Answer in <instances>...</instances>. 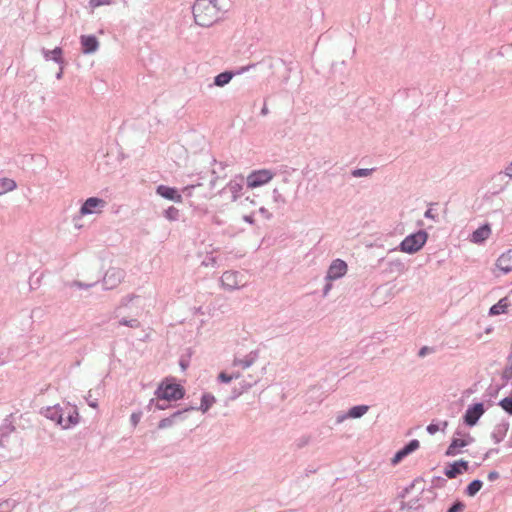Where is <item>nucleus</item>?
<instances>
[{"label":"nucleus","instance_id":"1","mask_svg":"<svg viewBox=\"0 0 512 512\" xmlns=\"http://www.w3.org/2000/svg\"><path fill=\"white\" fill-rule=\"evenodd\" d=\"M192 13L195 23L201 27H210L221 17L217 0H196Z\"/></svg>","mask_w":512,"mask_h":512},{"label":"nucleus","instance_id":"2","mask_svg":"<svg viewBox=\"0 0 512 512\" xmlns=\"http://www.w3.org/2000/svg\"><path fill=\"white\" fill-rule=\"evenodd\" d=\"M154 395L157 397L156 409L165 410L170 405H162V401L171 402L183 399L185 388L181 384L176 383L175 378L167 377L158 385Z\"/></svg>","mask_w":512,"mask_h":512},{"label":"nucleus","instance_id":"3","mask_svg":"<svg viewBox=\"0 0 512 512\" xmlns=\"http://www.w3.org/2000/svg\"><path fill=\"white\" fill-rule=\"evenodd\" d=\"M428 240V233L420 229L406 236L399 244L398 249L407 254H414L421 250Z\"/></svg>","mask_w":512,"mask_h":512},{"label":"nucleus","instance_id":"4","mask_svg":"<svg viewBox=\"0 0 512 512\" xmlns=\"http://www.w3.org/2000/svg\"><path fill=\"white\" fill-rule=\"evenodd\" d=\"M196 410V406H188L183 409H178L174 411L170 416L161 419L158 422V429H166L172 427L173 425L182 422L186 419L187 413Z\"/></svg>","mask_w":512,"mask_h":512},{"label":"nucleus","instance_id":"5","mask_svg":"<svg viewBox=\"0 0 512 512\" xmlns=\"http://www.w3.org/2000/svg\"><path fill=\"white\" fill-rule=\"evenodd\" d=\"M485 411L486 409L482 402H476L469 405L462 417L464 424L468 427L475 426Z\"/></svg>","mask_w":512,"mask_h":512},{"label":"nucleus","instance_id":"6","mask_svg":"<svg viewBox=\"0 0 512 512\" xmlns=\"http://www.w3.org/2000/svg\"><path fill=\"white\" fill-rule=\"evenodd\" d=\"M125 271L121 268H109L102 280L104 290H111L116 288L125 278Z\"/></svg>","mask_w":512,"mask_h":512},{"label":"nucleus","instance_id":"7","mask_svg":"<svg viewBox=\"0 0 512 512\" xmlns=\"http://www.w3.org/2000/svg\"><path fill=\"white\" fill-rule=\"evenodd\" d=\"M274 177V173L269 169H260L252 171L247 176V187L256 188L268 183Z\"/></svg>","mask_w":512,"mask_h":512},{"label":"nucleus","instance_id":"8","mask_svg":"<svg viewBox=\"0 0 512 512\" xmlns=\"http://www.w3.org/2000/svg\"><path fill=\"white\" fill-rule=\"evenodd\" d=\"M257 64H249L247 66L240 67L239 69L232 71L226 70L214 77L213 85L218 87H224L227 85L234 76L243 74L244 72L249 71L250 69L256 67Z\"/></svg>","mask_w":512,"mask_h":512},{"label":"nucleus","instance_id":"9","mask_svg":"<svg viewBox=\"0 0 512 512\" xmlns=\"http://www.w3.org/2000/svg\"><path fill=\"white\" fill-rule=\"evenodd\" d=\"M347 270H348V265L344 260H342L340 258L334 259L328 267V270H327V273L325 276V280L326 281L338 280V279L342 278L343 276H345V274L347 273Z\"/></svg>","mask_w":512,"mask_h":512},{"label":"nucleus","instance_id":"10","mask_svg":"<svg viewBox=\"0 0 512 512\" xmlns=\"http://www.w3.org/2000/svg\"><path fill=\"white\" fill-rule=\"evenodd\" d=\"M469 470V462L464 459H459L448 463L444 468V475L449 479H455L457 476Z\"/></svg>","mask_w":512,"mask_h":512},{"label":"nucleus","instance_id":"11","mask_svg":"<svg viewBox=\"0 0 512 512\" xmlns=\"http://www.w3.org/2000/svg\"><path fill=\"white\" fill-rule=\"evenodd\" d=\"M40 414L45 418L54 421L56 424L62 427L64 422L65 410L59 404L41 408Z\"/></svg>","mask_w":512,"mask_h":512},{"label":"nucleus","instance_id":"12","mask_svg":"<svg viewBox=\"0 0 512 512\" xmlns=\"http://www.w3.org/2000/svg\"><path fill=\"white\" fill-rule=\"evenodd\" d=\"M420 447V442L417 439H412L399 449L391 459L392 465L399 464L404 458L411 453L415 452Z\"/></svg>","mask_w":512,"mask_h":512},{"label":"nucleus","instance_id":"13","mask_svg":"<svg viewBox=\"0 0 512 512\" xmlns=\"http://www.w3.org/2000/svg\"><path fill=\"white\" fill-rule=\"evenodd\" d=\"M157 195L161 196L166 200H170L176 203L182 202V195L179 193L178 189L175 187H170L167 185H158L156 187Z\"/></svg>","mask_w":512,"mask_h":512},{"label":"nucleus","instance_id":"14","mask_svg":"<svg viewBox=\"0 0 512 512\" xmlns=\"http://www.w3.org/2000/svg\"><path fill=\"white\" fill-rule=\"evenodd\" d=\"M106 201L99 197H89L85 200L80 208L81 215H89L96 212L97 208H103Z\"/></svg>","mask_w":512,"mask_h":512},{"label":"nucleus","instance_id":"15","mask_svg":"<svg viewBox=\"0 0 512 512\" xmlns=\"http://www.w3.org/2000/svg\"><path fill=\"white\" fill-rule=\"evenodd\" d=\"M80 44L83 54H93L99 48V41L95 35H82L80 37Z\"/></svg>","mask_w":512,"mask_h":512},{"label":"nucleus","instance_id":"16","mask_svg":"<svg viewBox=\"0 0 512 512\" xmlns=\"http://www.w3.org/2000/svg\"><path fill=\"white\" fill-rule=\"evenodd\" d=\"M41 53L46 61H53L59 66L66 65V61L63 57V49L61 47H55L53 50L42 48Z\"/></svg>","mask_w":512,"mask_h":512},{"label":"nucleus","instance_id":"17","mask_svg":"<svg viewBox=\"0 0 512 512\" xmlns=\"http://www.w3.org/2000/svg\"><path fill=\"white\" fill-rule=\"evenodd\" d=\"M495 266L503 273L508 274L512 271V249L502 253L496 260Z\"/></svg>","mask_w":512,"mask_h":512},{"label":"nucleus","instance_id":"18","mask_svg":"<svg viewBox=\"0 0 512 512\" xmlns=\"http://www.w3.org/2000/svg\"><path fill=\"white\" fill-rule=\"evenodd\" d=\"M64 410L66 411L67 416L66 419H64L62 428L69 429L77 425L80 421V416L77 407L67 404Z\"/></svg>","mask_w":512,"mask_h":512},{"label":"nucleus","instance_id":"19","mask_svg":"<svg viewBox=\"0 0 512 512\" xmlns=\"http://www.w3.org/2000/svg\"><path fill=\"white\" fill-rule=\"evenodd\" d=\"M369 410L368 405H355L351 407L346 414L338 415L336 422L341 423L346 418H361Z\"/></svg>","mask_w":512,"mask_h":512},{"label":"nucleus","instance_id":"20","mask_svg":"<svg viewBox=\"0 0 512 512\" xmlns=\"http://www.w3.org/2000/svg\"><path fill=\"white\" fill-rule=\"evenodd\" d=\"M13 414L8 415L3 423L0 425V446H5V441L10 436L12 432L15 431V426L13 425L12 420Z\"/></svg>","mask_w":512,"mask_h":512},{"label":"nucleus","instance_id":"21","mask_svg":"<svg viewBox=\"0 0 512 512\" xmlns=\"http://www.w3.org/2000/svg\"><path fill=\"white\" fill-rule=\"evenodd\" d=\"M491 234V227L488 223H485L478 227L475 231L472 232L470 240L473 243L481 244L486 239L489 238Z\"/></svg>","mask_w":512,"mask_h":512},{"label":"nucleus","instance_id":"22","mask_svg":"<svg viewBox=\"0 0 512 512\" xmlns=\"http://www.w3.org/2000/svg\"><path fill=\"white\" fill-rule=\"evenodd\" d=\"M407 270L406 264L401 259H392L386 262L383 270L385 274H402Z\"/></svg>","mask_w":512,"mask_h":512},{"label":"nucleus","instance_id":"23","mask_svg":"<svg viewBox=\"0 0 512 512\" xmlns=\"http://www.w3.org/2000/svg\"><path fill=\"white\" fill-rule=\"evenodd\" d=\"M508 430H509V422L508 421H502L501 423L497 424L491 433V438L493 439L494 443H496V444L500 443L505 438Z\"/></svg>","mask_w":512,"mask_h":512},{"label":"nucleus","instance_id":"24","mask_svg":"<svg viewBox=\"0 0 512 512\" xmlns=\"http://www.w3.org/2000/svg\"><path fill=\"white\" fill-rule=\"evenodd\" d=\"M259 357V351L253 350L249 354H247L243 359H237L235 358L233 361L234 366H242L243 369L249 368L252 366L255 361Z\"/></svg>","mask_w":512,"mask_h":512},{"label":"nucleus","instance_id":"25","mask_svg":"<svg viewBox=\"0 0 512 512\" xmlns=\"http://www.w3.org/2000/svg\"><path fill=\"white\" fill-rule=\"evenodd\" d=\"M464 447H466V442L462 438L453 437L445 451V455L448 457L456 456L460 453V449Z\"/></svg>","mask_w":512,"mask_h":512},{"label":"nucleus","instance_id":"26","mask_svg":"<svg viewBox=\"0 0 512 512\" xmlns=\"http://www.w3.org/2000/svg\"><path fill=\"white\" fill-rule=\"evenodd\" d=\"M222 286L230 291L238 288L236 280V273L231 271H225L221 276Z\"/></svg>","mask_w":512,"mask_h":512},{"label":"nucleus","instance_id":"27","mask_svg":"<svg viewBox=\"0 0 512 512\" xmlns=\"http://www.w3.org/2000/svg\"><path fill=\"white\" fill-rule=\"evenodd\" d=\"M510 302L507 297L501 298L496 304L489 309L490 316H496L507 312Z\"/></svg>","mask_w":512,"mask_h":512},{"label":"nucleus","instance_id":"28","mask_svg":"<svg viewBox=\"0 0 512 512\" xmlns=\"http://www.w3.org/2000/svg\"><path fill=\"white\" fill-rule=\"evenodd\" d=\"M215 402L216 398L213 394L203 393L201 396L200 406L196 407V410L206 413L215 404Z\"/></svg>","mask_w":512,"mask_h":512},{"label":"nucleus","instance_id":"29","mask_svg":"<svg viewBox=\"0 0 512 512\" xmlns=\"http://www.w3.org/2000/svg\"><path fill=\"white\" fill-rule=\"evenodd\" d=\"M482 487L483 481L480 479H474L466 486L464 493L469 497H474Z\"/></svg>","mask_w":512,"mask_h":512},{"label":"nucleus","instance_id":"30","mask_svg":"<svg viewBox=\"0 0 512 512\" xmlns=\"http://www.w3.org/2000/svg\"><path fill=\"white\" fill-rule=\"evenodd\" d=\"M224 189H228L232 194V201L235 202L239 198V193L243 189V185L241 182L236 180H231Z\"/></svg>","mask_w":512,"mask_h":512},{"label":"nucleus","instance_id":"31","mask_svg":"<svg viewBox=\"0 0 512 512\" xmlns=\"http://www.w3.org/2000/svg\"><path fill=\"white\" fill-rule=\"evenodd\" d=\"M17 187L16 182L10 178H1L0 179V195H3L7 192L14 190Z\"/></svg>","mask_w":512,"mask_h":512},{"label":"nucleus","instance_id":"32","mask_svg":"<svg viewBox=\"0 0 512 512\" xmlns=\"http://www.w3.org/2000/svg\"><path fill=\"white\" fill-rule=\"evenodd\" d=\"M163 216L169 221H177L180 217V211L174 206H169L164 210Z\"/></svg>","mask_w":512,"mask_h":512},{"label":"nucleus","instance_id":"33","mask_svg":"<svg viewBox=\"0 0 512 512\" xmlns=\"http://www.w3.org/2000/svg\"><path fill=\"white\" fill-rule=\"evenodd\" d=\"M498 405L508 414L512 415V390L509 396L501 399Z\"/></svg>","mask_w":512,"mask_h":512},{"label":"nucleus","instance_id":"34","mask_svg":"<svg viewBox=\"0 0 512 512\" xmlns=\"http://www.w3.org/2000/svg\"><path fill=\"white\" fill-rule=\"evenodd\" d=\"M240 377V373L228 374L224 371L220 372L217 379L221 383H229L233 379H238Z\"/></svg>","mask_w":512,"mask_h":512},{"label":"nucleus","instance_id":"35","mask_svg":"<svg viewBox=\"0 0 512 512\" xmlns=\"http://www.w3.org/2000/svg\"><path fill=\"white\" fill-rule=\"evenodd\" d=\"M404 508H407V509H410V510L420 511L424 507H423V505L419 504V499L415 498V499H411L408 502H403L402 503V509H404Z\"/></svg>","mask_w":512,"mask_h":512},{"label":"nucleus","instance_id":"36","mask_svg":"<svg viewBox=\"0 0 512 512\" xmlns=\"http://www.w3.org/2000/svg\"><path fill=\"white\" fill-rule=\"evenodd\" d=\"M375 168H357L351 171V175L356 178L367 177L372 174Z\"/></svg>","mask_w":512,"mask_h":512},{"label":"nucleus","instance_id":"37","mask_svg":"<svg viewBox=\"0 0 512 512\" xmlns=\"http://www.w3.org/2000/svg\"><path fill=\"white\" fill-rule=\"evenodd\" d=\"M16 506V501L7 499L0 503V512H11Z\"/></svg>","mask_w":512,"mask_h":512},{"label":"nucleus","instance_id":"38","mask_svg":"<svg viewBox=\"0 0 512 512\" xmlns=\"http://www.w3.org/2000/svg\"><path fill=\"white\" fill-rule=\"evenodd\" d=\"M311 441L310 435H302L301 437L297 438L294 442V446L296 449H302L305 446H307Z\"/></svg>","mask_w":512,"mask_h":512},{"label":"nucleus","instance_id":"39","mask_svg":"<svg viewBox=\"0 0 512 512\" xmlns=\"http://www.w3.org/2000/svg\"><path fill=\"white\" fill-rule=\"evenodd\" d=\"M431 487L432 490H434L435 488H444L447 484V480L441 476H434L431 480Z\"/></svg>","mask_w":512,"mask_h":512},{"label":"nucleus","instance_id":"40","mask_svg":"<svg viewBox=\"0 0 512 512\" xmlns=\"http://www.w3.org/2000/svg\"><path fill=\"white\" fill-rule=\"evenodd\" d=\"M247 390H249V385H242L239 387H234L231 395L229 396V400L233 401V400L237 399L240 395H242Z\"/></svg>","mask_w":512,"mask_h":512},{"label":"nucleus","instance_id":"41","mask_svg":"<svg viewBox=\"0 0 512 512\" xmlns=\"http://www.w3.org/2000/svg\"><path fill=\"white\" fill-rule=\"evenodd\" d=\"M466 505L461 500H455L448 508L447 512H463Z\"/></svg>","mask_w":512,"mask_h":512},{"label":"nucleus","instance_id":"42","mask_svg":"<svg viewBox=\"0 0 512 512\" xmlns=\"http://www.w3.org/2000/svg\"><path fill=\"white\" fill-rule=\"evenodd\" d=\"M422 480V478L414 479L408 486H406L398 495L399 498H405L415 487L416 483Z\"/></svg>","mask_w":512,"mask_h":512},{"label":"nucleus","instance_id":"43","mask_svg":"<svg viewBox=\"0 0 512 512\" xmlns=\"http://www.w3.org/2000/svg\"><path fill=\"white\" fill-rule=\"evenodd\" d=\"M119 324L123 325V326L130 327V328H138V327H140V322L137 319L122 318L119 321Z\"/></svg>","mask_w":512,"mask_h":512},{"label":"nucleus","instance_id":"44","mask_svg":"<svg viewBox=\"0 0 512 512\" xmlns=\"http://www.w3.org/2000/svg\"><path fill=\"white\" fill-rule=\"evenodd\" d=\"M142 415H143V412L141 410L135 411L131 414L130 422L133 427H136L139 424V422L142 418Z\"/></svg>","mask_w":512,"mask_h":512},{"label":"nucleus","instance_id":"45","mask_svg":"<svg viewBox=\"0 0 512 512\" xmlns=\"http://www.w3.org/2000/svg\"><path fill=\"white\" fill-rule=\"evenodd\" d=\"M502 388V386H493V385H490L487 390H486V394L490 397V398H496L500 389Z\"/></svg>","mask_w":512,"mask_h":512},{"label":"nucleus","instance_id":"46","mask_svg":"<svg viewBox=\"0 0 512 512\" xmlns=\"http://www.w3.org/2000/svg\"><path fill=\"white\" fill-rule=\"evenodd\" d=\"M273 200L274 202L278 203V204H282L284 205L286 203V199L284 198V196L279 192V190L277 188H275L273 190Z\"/></svg>","mask_w":512,"mask_h":512},{"label":"nucleus","instance_id":"47","mask_svg":"<svg viewBox=\"0 0 512 512\" xmlns=\"http://www.w3.org/2000/svg\"><path fill=\"white\" fill-rule=\"evenodd\" d=\"M112 0H89V6L91 8H97L102 5H111Z\"/></svg>","mask_w":512,"mask_h":512},{"label":"nucleus","instance_id":"48","mask_svg":"<svg viewBox=\"0 0 512 512\" xmlns=\"http://www.w3.org/2000/svg\"><path fill=\"white\" fill-rule=\"evenodd\" d=\"M426 431L430 434V435H434L436 434L438 431H440V424L432 421L429 425H427L426 427Z\"/></svg>","mask_w":512,"mask_h":512},{"label":"nucleus","instance_id":"49","mask_svg":"<svg viewBox=\"0 0 512 512\" xmlns=\"http://www.w3.org/2000/svg\"><path fill=\"white\" fill-rule=\"evenodd\" d=\"M427 495L425 496V499L427 502L431 503L437 498V493L432 490V488H428L426 490Z\"/></svg>","mask_w":512,"mask_h":512},{"label":"nucleus","instance_id":"50","mask_svg":"<svg viewBox=\"0 0 512 512\" xmlns=\"http://www.w3.org/2000/svg\"><path fill=\"white\" fill-rule=\"evenodd\" d=\"M512 378V367H505L502 373V379L509 381Z\"/></svg>","mask_w":512,"mask_h":512},{"label":"nucleus","instance_id":"51","mask_svg":"<svg viewBox=\"0 0 512 512\" xmlns=\"http://www.w3.org/2000/svg\"><path fill=\"white\" fill-rule=\"evenodd\" d=\"M134 298H136V295L128 294L121 299L120 305L127 306Z\"/></svg>","mask_w":512,"mask_h":512},{"label":"nucleus","instance_id":"52","mask_svg":"<svg viewBox=\"0 0 512 512\" xmlns=\"http://www.w3.org/2000/svg\"><path fill=\"white\" fill-rule=\"evenodd\" d=\"M317 472V468H306L304 473L298 477V479H304Z\"/></svg>","mask_w":512,"mask_h":512},{"label":"nucleus","instance_id":"53","mask_svg":"<svg viewBox=\"0 0 512 512\" xmlns=\"http://www.w3.org/2000/svg\"><path fill=\"white\" fill-rule=\"evenodd\" d=\"M216 258L211 254L206 256L205 260L202 262V265L209 266V265H215Z\"/></svg>","mask_w":512,"mask_h":512},{"label":"nucleus","instance_id":"54","mask_svg":"<svg viewBox=\"0 0 512 512\" xmlns=\"http://www.w3.org/2000/svg\"><path fill=\"white\" fill-rule=\"evenodd\" d=\"M424 217L428 218V219H432L433 221H438V216L433 213L431 208L426 210V212L424 213Z\"/></svg>","mask_w":512,"mask_h":512},{"label":"nucleus","instance_id":"55","mask_svg":"<svg viewBox=\"0 0 512 512\" xmlns=\"http://www.w3.org/2000/svg\"><path fill=\"white\" fill-rule=\"evenodd\" d=\"M259 213L267 220L272 218V213H270L265 207H260Z\"/></svg>","mask_w":512,"mask_h":512},{"label":"nucleus","instance_id":"56","mask_svg":"<svg viewBox=\"0 0 512 512\" xmlns=\"http://www.w3.org/2000/svg\"><path fill=\"white\" fill-rule=\"evenodd\" d=\"M95 285H96V283L85 284V283L80 282V281H74L73 282V286H76L78 288H85V289L90 288V287L95 286Z\"/></svg>","mask_w":512,"mask_h":512},{"label":"nucleus","instance_id":"57","mask_svg":"<svg viewBox=\"0 0 512 512\" xmlns=\"http://www.w3.org/2000/svg\"><path fill=\"white\" fill-rule=\"evenodd\" d=\"M87 404L92 408L98 407V401L97 399H91V394L89 393L88 397H86Z\"/></svg>","mask_w":512,"mask_h":512},{"label":"nucleus","instance_id":"58","mask_svg":"<svg viewBox=\"0 0 512 512\" xmlns=\"http://www.w3.org/2000/svg\"><path fill=\"white\" fill-rule=\"evenodd\" d=\"M499 477H500L499 472H498V471H495V470L490 471V472L488 473V475H487V478H488V480H489V481H495V480H497Z\"/></svg>","mask_w":512,"mask_h":512},{"label":"nucleus","instance_id":"59","mask_svg":"<svg viewBox=\"0 0 512 512\" xmlns=\"http://www.w3.org/2000/svg\"><path fill=\"white\" fill-rule=\"evenodd\" d=\"M497 453H499V448H491V449H489V450L484 454L483 460H486V459H488L490 456H492L493 454H497Z\"/></svg>","mask_w":512,"mask_h":512},{"label":"nucleus","instance_id":"60","mask_svg":"<svg viewBox=\"0 0 512 512\" xmlns=\"http://www.w3.org/2000/svg\"><path fill=\"white\" fill-rule=\"evenodd\" d=\"M332 281H326V284L323 287V296H327L329 291L332 289Z\"/></svg>","mask_w":512,"mask_h":512},{"label":"nucleus","instance_id":"61","mask_svg":"<svg viewBox=\"0 0 512 512\" xmlns=\"http://www.w3.org/2000/svg\"><path fill=\"white\" fill-rule=\"evenodd\" d=\"M200 184L198 185H188L186 187L183 188V192L186 193L187 196L191 197L192 196V191L193 189L196 187V186H199Z\"/></svg>","mask_w":512,"mask_h":512},{"label":"nucleus","instance_id":"62","mask_svg":"<svg viewBox=\"0 0 512 512\" xmlns=\"http://www.w3.org/2000/svg\"><path fill=\"white\" fill-rule=\"evenodd\" d=\"M243 220L246 222V223H249L251 225H253L255 223V220H254V213H251L249 215H244L243 216Z\"/></svg>","mask_w":512,"mask_h":512},{"label":"nucleus","instance_id":"63","mask_svg":"<svg viewBox=\"0 0 512 512\" xmlns=\"http://www.w3.org/2000/svg\"><path fill=\"white\" fill-rule=\"evenodd\" d=\"M431 351V348L428 347V346H423L422 348H420L419 352H418V356L419 357H423L425 356L427 353H429Z\"/></svg>","mask_w":512,"mask_h":512},{"label":"nucleus","instance_id":"64","mask_svg":"<svg viewBox=\"0 0 512 512\" xmlns=\"http://www.w3.org/2000/svg\"><path fill=\"white\" fill-rule=\"evenodd\" d=\"M504 174L512 178V162L505 168Z\"/></svg>","mask_w":512,"mask_h":512}]
</instances>
